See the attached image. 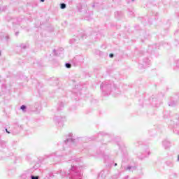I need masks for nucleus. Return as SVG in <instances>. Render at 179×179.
Masks as SVG:
<instances>
[{
  "mask_svg": "<svg viewBox=\"0 0 179 179\" xmlns=\"http://www.w3.org/2000/svg\"><path fill=\"white\" fill-rule=\"evenodd\" d=\"M5 39L6 41H9L10 40V37L9 36V35H6Z\"/></svg>",
  "mask_w": 179,
  "mask_h": 179,
  "instance_id": "obj_26",
  "label": "nucleus"
},
{
  "mask_svg": "<svg viewBox=\"0 0 179 179\" xmlns=\"http://www.w3.org/2000/svg\"><path fill=\"white\" fill-rule=\"evenodd\" d=\"M73 162H80V158L72 159Z\"/></svg>",
  "mask_w": 179,
  "mask_h": 179,
  "instance_id": "obj_27",
  "label": "nucleus"
},
{
  "mask_svg": "<svg viewBox=\"0 0 179 179\" xmlns=\"http://www.w3.org/2000/svg\"><path fill=\"white\" fill-rule=\"evenodd\" d=\"M30 179H40V176L31 175V174L30 173Z\"/></svg>",
  "mask_w": 179,
  "mask_h": 179,
  "instance_id": "obj_18",
  "label": "nucleus"
},
{
  "mask_svg": "<svg viewBox=\"0 0 179 179\" xmlns=\"http://www.w3.org/2000/svg\"><path fill=\"white\" fill-rule=\"evenodd\" d=\"M100 87L102 90L103 96H108L113 89H115V85L113 81L106 80L101 83Z\"/></svg>",
  "mask_w": 179,
  "mask_h": 179,
  "instance_id": "obj_2",
  "label": "nucleus"
},
{
  "mask_svg": "<svg viewBox=\"0 0 179 179\" xmlns=\"http://www.w3.org/2000/svg\"><path fill=\"white\" fill-rule=\"evenodd\" d=\"M82 37L83 38H86V35H83Z\"/></svg>",
  "mask_w": 179,
  "mask_h": 179,
  "instance_id": "obj_33",
  "label": "nucleus"
},
{
  "mask_svg": "<svg viewBox=\"0 0 179 179\" xmlns=\"http://www.w3.org/2000/svg\"><path fill=\"white\" fill-rule=\"evenodd\" d=\"M152 105L155 106V107H157V103H156V99L152 98Z\"/></svg>",
  "mask_w": 179,
  "mask_h": 179,
  "instance_id": "obj_22",
  "label": "nucleus"
},
{
  "mask_svg": "<svg viewBox=\"0 0 179 179\" xmlns=\"http://www.w3.org/2000/svg\"><path fill=\"white\" fill-rule=\"evenodd\" d=\"M131 1H135V0H131Z\"/></svg>",
  "mask_w": 179,
  "mask_h": 179,
  "instance_id": "obj_38",
  "label": "nucleus"
},
{
  "mask_svg": "<svg viewBox=\"0 0 179 179\" xmlns=\"http://www.w3.org/2000/svg\"><path fill=\"white\" fill-rule=\"evenodd\" d=\"M27 108V106H26L25 105H22L20 107V109L22 110V111L24 112L26 111Z\"/></svg>",
  "mask_w": 179,
  "mask_h": 179,
  "instance_id": "obj_23",
  "label": "nucleus"
},
{
  "mask_svg": "<svg viewBox=\"0 0 179 179\" xmlns=\"http://www.w3.org/2000/svg\"><path fill=\"white\" fill-rule=\"evenodd\" d=\"M0 145L1 148H6V142L5 141H1Z\"/></svg>",
  "mask_w": 179,
  "mask_h": 179,
  "instance_id": "obj_19",
  "label": "nucleus"
},
{
  "mask_svg": "<svg viewBox=\"0 0 179 179\" xmlns=\"http://www.w3.org/2000/svg\"><path fill=\"white\" fill-rule=\"evenodd\" d=\"M3 10H4L3 8H2L1 7H0V13L3 12Z\"/></svg>",
  "mask_w": 179,
  "mask_h": 179,
  "instance_id": "obj_29",
  "label": "nucleus"
},
{
  "mask_svg": "<svg viewBox=\"0 0 179 179\" xmlns=\"http://www.w3.org/2000/svg\"><path fill=\"white\" fill-rule=\"evenodd\" d=\"M65 66H66V68L69 69L72 66V64H71V63H66Z\"/></svg>",
  "mask_w": 179,
  "mask_h": 179,
  "instance_id": "obj_25",
  "label": "nucleus"
},
{
  "mask_svg": "<svg viewBox=\"0 0 179 179\" xmlns=\"http://www.w3.org/2000/svg\"><path fill=\"white\" fill-rule=\"evenodd\" d=\"M15 36H19V31L15 32Z\"/></svg>",
  "mask_w": 179,
  "mask_h": 179,
  "instance_id": "obj_30",
  "label": "nucleus"
},
{
  "mask_svg": "<svg viewBox=\"0 0 179 179\" xmlns=\"http://www.w3.org/2000/svg\"><path fill=\"white\" fill-rule=\"evenodd\" d=\"M52 156H56V157H59L61 156H62V153H61V151H57L55 153L52 154Z\"/></svg>",
  "mask_w": 179,
  "mask_h": 179,
  "instance_id": "obj_14",
  "label": "nucleus"
},
{
  "mask_svg": "<svg viewBox=\"0 0 179 179\" xmlns=\"http://www.w3.org/2000/svg\"><path fill=\"white\" fill-rule=\"evenodd\" d=\"M6 132L7 134H10V132L9 131H8V129H6Z\"/></svg>",
  "mask_w": 179,
  "mask_h": 179,
  "instance_id": "obj_31",
  "label": "nucleus"
},
{
  "mask_svg": "<svg viewBox=\"0 0 179 179\" xmlns=\"http://www.w3.org/2000/svg\"><path fill=\"white\" fill-rule=\"evenodd\" d=\"M117 145H119V148L121 149V145H122V143H117Z\"/></svg>",
  "mask_w": 179,
  "mask_h": 179,
  "instance_id": "obj_32",
  "label": "nucleus"
},
{
  "mask_svg": "<svg viewBox=\"0 0 179 179\" xmlns=\"http://www.w3.org/2000/svg\"><path fill=\"white\" fill-rule=\"evenodd\" d=\"M124 170L129 171H134V170H136V166H129L124 168Z\"/></svg>",
  "mask_w": 179,
  "mask_h": 179,
  "instance_id": "obj_11",
  "label": "nucleus"
},
{
  "mask_svg": "<svg viewBox=\"0 0 179 179\" xmlns=\"http://www.w3.org/2000/svg\"><path fill=\"white\" fill-rule=\"evenodd\" d=\"M78 41H79V38H73L70 40V44H76Z\"/></svg>",
  "mask_w": 179,
  "mask_h": 179,
  "instance_id": "obj_13",
  "label": "nucleus"
},
{
  "mask_svg": "<svg viewBox=\"0 0 179 179\" xmlns=\"http://www.w3.org/2000/svg\"><path fill=\"white\" fill-rule=\"evenodd\" d=\"M62 108H64V103L60 102L59 103V107L57 108L58 111H61V110H62Z\"/></svg>",
  "mask_w": 179,
  "mask_h": 179,
  "instance_id": "obj_15",
  "label": "nucleus"
},
{
  "mask_svg": "<svg viewBox=\"0 0 179 179\" xmlns=\"http://www.w3.org/2000/svg\"><path fill=\"white\" fill-rule=\"evenodd\" d=\"M73 61L74 62H77V64H82V62H83L84 61V59L82 56H76V57H74Z\"/></svg>",
  "mask_w": 179,
  "mask_h": 179,
  "instance_id": "obj_7",
  "label": "nucleus"
},
{
  "mask_svg": "<svg viewBox=\"0 0 179 179\" xmlns=\"http://www.w3.org/2000/svg\"><path fill=\"white\" fill-rule=\"evenodd\" d=\"M114 166H115V167L117 166V163H115Z\"/></svg>",
  "mask_w": 179,
  "mask_h": 179,
  "instance_id": "obj_35",
  "label": "nucleus"
},
{
  "mask_svg": "<svg viewBox=\"0 0 179 179\" xmlns=\"http://www.w3.org/2000/svg\"><path fill=\"white\" fill-rule=\"evenodd\" d=\"M53 54H54V55H55V57H59V55H61V54H64V48H61L57 50L54 49Z\"/></svg>",
  "mask_w": 179,
  "mask_h": 179,
  "instance_id": "obj_6",
  "label": "nucleus"
},
{
  "mask_svg": "<svg viewBox=\"0 0 179 179\" xmlns=\"http://www.w3.org/2000/svg\"><path fill=\"white\" fill-rule=\"evenodd\" d=\"M177 104V101H173L169 103L170 107H174Z\"/></svg>",
  "mask_w": 179,
  "mask_h": 179,
  "instance_id": "obj_17",
  "label": "nucleus"
},
{
  "mask_svg": "<svg viewBox=\"0 0 179 179\" xmlns=\"http://www.w3.org/2000/svg\"><path fill=\"white\" fill-rule=\"evenodd\" d=\"M166 166H169V167H173V162L168 161L166 162Z\"/></svg>",
  "mask_w": 179,
  "mask_h": 179,
  "instance_id": "obj_20",
  "label": "nucleus"
},
{
  "mask_svg": "<svg viewBox=\"0 0 179 179\" xmlns=\"http://www.w3.org/2000/svg\"><path fill=\"white\" fill-rule=\"evenodd\" d=\"M106 171H101L98 176V179H104L106 178Z\"/></svg>",
  "mask_w": 179,
  "mask_h": 179,
  "instance_id": "obj_10",
  "label": "nucleus"
},
{
  "mask_svg": "<svg viewBox=\"0 0 179 179\" xmlns=\"http://www.w3.org/2000/svg\"><path fill=\"white\" fill-rule=\"evenodd\" d=\"M65 120V117H61V116H55L53 118V121L58 124L59 127H62L64 125V120Z\"/></svg>",
  "mask_w": 179,
  "mask_h": 179,
  "instance_id": "obj_5",
  "label": "nucleus"
},
{
  "mask_svg": "<svg viewBox=\"0 0 179 179\" xmlns=\"http://www.w3.org/2000/svg\"><path fill=\"white\" fill-rule=\"evenodd\" d=\"M173 176H174V177H177V174L176 173H173Z\"/></svg>",
  "mask_w": 179,
  "mask_h": 179,
  "instance_id": "obj_34",
  "label": "nucleus"
},
{
  "mask_svg": "<svg viewBox=\"0 0 179 179\" xmlns=\"http://www.w3.org/2000/svg\"><path fill=\"white\" fill-rule=\"evenodd\" d=\"M149 65H150V60H149L148 58H145L143 59L142 62H140L138 64V68L140 69H143L145 68L149 67Z\"/></svg>",
  "mask_w": 179,
  "mask_h": 179,
  "instance_id": "obj_4",
  "label": "nucleus"
},
{
  "mask_svg": "<svg viewBox=\"0 0 179 179\" xmlns=\"http://www.w3.org/2000/svg\"><path fill=\"white\" fill-rule=\"evenodd\" d=\"M109 57H110V58H114V54L110 53V54L109 55Z\"/></svg>",
  "mask_w": 179,
  "mask_h": 179,
  "instance_id": "obj_28",
  "label": "nucleus"
},
{
  "mask_svg": "<svg viewBox=\"0 0 179 179\" xmlns=\"http://www.w3.org/2000/svg\"><path fill=\"white\" fill-rule=\"evenodd\" d=\"M162 145L165 149H169L171 146V143L167 140L162 141Z\"/></svg>",
  "mask_w": 179,
  "mask_h": 179,
  "instance_id": "obj_9",
  "label": "nucleus"
},
{
  "mask_svg": "<svg viewBox=\"0 0 179 179\" xmlns=\"http://www.w3.org/2000/svg\"><path fill=\"white\" fill-rule=\"evenodd\" d=\"M77 141L78 140L73 138V134H69L66 139L64 140L63 146L64 148H65L66 146H73V145H75V143H76Z\"/></svg>",
  "mask_w": 179,
  "mask_h": 179,
  "instance_id": "obj_3",
  "label": "nucleus"
},
{
  "mask_svg": "<svg viewBox=\"0 0 179 179\" xmlns=\"http://www.w3.org/2000/svg\"><path fill=\"white\" fill-rule=\"evenodd\" d=\"M98 136H99V138H100V136H104V140L105 141H107V139H108V138H111V136L110 134H108L104 133L103 131L99 132Z\"/></svg>",
  "mask_w": 179,
  "mask_h": 179,
  "instance_id": "obj_8",
  "label": "nucleus"
},
{
  "mask_svg": "<svg viewBox=\"0 0 179 179\" xmlns=\"http://www.w3.org/2000/svg\"><path fill=\"white\" fill-rule=\"evenodd\" d=\"M20 47H21V48H22V50H26V48H27V46L26 44H24V43H22V44L20 45Z\"/></svg>",
  "mask_w": 179,
  "mask_h": 179,
  "instance_id": "obj_24",
  "label": "nucleus"
},
{
  "mask_svg": "<svg viewBox=\"0 0 179 179\" xmlns=\"http://www.w3.org/2000/svg\"><path fill=\"white\" fill-rule=\"evenodd\" d=\"M60 8H61V9H65L66 8V4L64 3H62L60 4Z\"/></svg>",
  "mask_w": 179,
  "mask_h": 179,
  "instance_id": "obj_21",
  "label": "nucleus"
},
{
  "mask_svg": "<svg viewBox=\"0 0 179 179\" xmlns=\"http://www.w3.org/2000/svg\"><path fill=\"white\" fill-rule=\"evenodd\" d=\"M57 174H60L61 177H69L70 179H82V176H83L80 168L75 165H71V168L68 172L66 170H59L57 171Z\"/></svg>",
  "mask_w": 179,
  "mask_h": 179,
  "instance_id": "obj_1",
  "label": "nucleus"
},
{
  "mask_svg": "<svg viewBox=\"0 0 179 179\" xmlns=\"http://www.w3.org/2000/svg\"><path fill=\"white\" fill-rule=\"evenodd\" d=\"M148 155H150V152H148Z\"/></svg>",
  "mask_w": 179,
  "mask_h": 179,
  "instance_id": "obj_37",
  "label": "nucleus"
},
{
  "mask_svg": "<svg viewBox=\"0 0 179 179\" xmlns=\"http://www.w3.org/2000/svg\"><path fill=\"white\" fill-rule=\"evenodd\" d=\"M22 179H30V173H23L21 176Z\"/></svg>",
  "mask_w": 179,
  "mask_h": 179,
  "instance_id": "obj_12",
  "label": "nucleus"
},
{
  "mask_svg": "<svg viewBox=\"0 0 179 179\" xmlns=\"http://www.w3.org/2000/svg\"><path fill=\"white\" fill-rule=\"evenodd\" d=\"M44 1H45V0H41V2H44Z\"/></svg>",
  "mask_w": 179,
  "mask_h": 179,
  "instance_id": "obj_36",
  "label": "nucleus"
},
{
  "mask_svg": "<svg viewBox=\"0 0 179 179\" xmlns=\"http://www.w3.org/2000/svg\"><path fill=\"white\" fill-rule=\"evenodd\" d=\"M122 15V13H121V12L117 11L115 13V17H117V19H120V16Z\"/></svg>",
  "mask_w": 179,
  "mask_h": 179,
  "instance_id": "obj_16",
  "label": "nucleus"
}]
</instances>
